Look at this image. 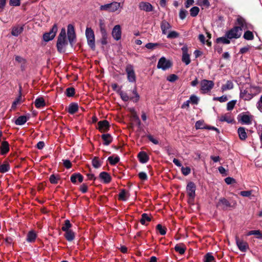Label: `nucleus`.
<instances>
[{
  "label": "nucleus",
  "instance_id": "5",
  "mask_svg": "<svg viewBox=\"0 0 262 262\" xmlns=\"http://www.w3.org/2000/svg\"><path fill=\"white\" fill-rule=\"evenodd\" d=\"M195 190L196 186L195 184L193 182L190 181L187 185L186 191L191 201L194 200L195 196Z\"/></svg>",
  "mask_w": 262,
  "mask_h": 262
},
{
  "label": "nucleus",
  "instance_id": "21",
  "mask_svg": "<svg viewBox=\"0 0 262 262\" xmlns=\"http://www.w3.org/2000/svg\"><path fill=\"white\" fill-rule=\"evenodd\" d=\"M9 151V144L7 141H3L1 146V153L5 155Z\"/></svg>",
  "mask_w": 262,
  "mask_h": 262
},
{
  "label": "nucleus",
  "instance_id": "4",
  "mask_svg": "<svg viewBox=\"0 0 262 262\" xmlns=\"http://www.w3.org/2000/svg\"><path fill=\"white\" fill-rule=\"evenodd\" d=\"M57 26L54 24L52 27V29L49 32L45 33L43 35V40L46 42H48L52 40L55 36L56 33L57 31Z\"/></svg>",
  "mask_w": 262,
  "mask_h": 262
},
{
  "label": "nucleus",
  "instance_id": "60",
  "mask_svg": "<svg viewBox=\"0 0 262 262\" xmlns=\"http://www.w3.org/2000/svg\"><path fill=\"white\" fill-rule=\"evenodd\" d=\"M9 5L11 6H19L20 5V0H10Z\"/></svg>",
  "mask_w": 262,
  "mask_h": 262
},
{
  "label": "nucleus",
  "instance_id": "34",
  "mask_svg": "<svg viewBox=\"0 0 262 262\" xmlns=\"http://www.w3.org/2000/svg\"><path fill=\"white\" fill-rule=\"evenodd\" d=\"M243 38L246 40H252L254 39V35L252 32L247 30L243 35Z\"/></svg>",
  "mask_w": 262,
  "mask_h": 262
},
{
  "label": "nucleus",
  "instance_id": "55",
  "mask_svg": "<svg viewBox=\"0 0 262 262\" xmlns=\"http://www.w3.org/2000/svg\"><path fill=\"white\" fill-rule=\"evenodd\" d=\"M156 229L162 235H165L166 233V229L163 227L161 224H158L156 226Z\"/></svg>",
  "mask_w": 262,
  "mask_h": 262
},
{
  "label": "nucleus",
  "instance_id": "18",
  "mask_svg": "<svg viewBox=\"0 0 262 262\" xmlns=\"http://www.w3.org/2000/svg\"><path fill=\"white\" fill-rule=\"evenodd\" d=\"M24 28L23 26H16L12 28L11 34L15 37H17L23 31Z\"/></svg>",
  "mask_w": 262,
  "mask_h": 262
},
{
  "label": "nucleus",
  "instance_id": "2",
  "mask_svg": "<svg viewBox=\"0 0 262 262\" xmlns=\"http://www.w3.org/2000/svg\"><path fill=\"white\" fill-rule=\"evenodd\" d=\"M200 90L203 94H206L210 92L214 85L212 80L203 79L200 81Z\"/></svg>",
  "mask_w": 262,
  "mask_h": 262
},
{
  "label": "nucleus",
  "instance_id": "1",
  "mask_svg": "<svg viewBox=\"0 0 262 262\" xmlns=\"http://www.w3.org/2000/svg\"><path fill=\"white\" fill-rule=\"evenodd\" d=\"M235 24L236 26L226 32L228 38L237 39L241 37L243 30H253V26L240 15L237 16Z\"/></svg>",
  "mask_w": 262,
  "mask_h": 262
},
{
  "label": "nucleus",
  "instance_id": "52",
  "mask_svg": "<svg viewBox=\"0 0 262 262\" xmlns=\"http://www.w3.org/2000/svg\"><path fill=\"white\" fill-rule=\"evenodd\" d=\"M66 95L68 97H73L75 94V89L72 87L68 88L66 89Z\"/></svg>",
  "mask_w": 262,
  "mask_h": 262
},
{
  "label": "nucleus",
  "instance_id": "61",
  "mask_svg": "<svg viewBox=\"0 0 262 262\" xmlns=\"http://www.w3.org/2000/svg\"><path fill=\"white\" fill-rule=\"evenodd\" d=\"M181 171L182 173L185 175L187 176L190 172V168L189 167H182L181 168Z\"/></svg>",
  "mask_w": 262,
  "mask_h": 262
},
{
  "label": "nucleus",
  "instance_id": "62",
  "mask_svg": "<svg viewBox=\"0 0 262 262\" xmlns=\"http://www.w3.org/2000/svg\"><path fill=\"white\" fill-rule=\"evenodd\" d=\"M256 107L262 113V95L260 96L259 100L256 103Z\"/></svg>",
  "mask_w": 262,
  "mask_h": 262
},
{
  "label": "nucleus",
  "instance_id": "13",
  "mask_svg": "<svg viewBox=\"0 0 262 262\" xmlns=\"http://www.w3.org/2000/svg\"><path fill=\"white\" fill-rule=\"evenodd\" d=\"M182 61L185 63L186 65H188L190 63V55L188 53V49L186 45H184L182 48Z\"/></svg>",
  "mask_w": 262,
  "mask_h": 262
},
{
  "label": "nucleus",
  "instance_id": "44",
  "mask_svg": "<svg viewBox=\"0 0 262 262\" xmlns=\"http://www.w3.org/2000/svg\"><path fill=\"white\" fill-rule=\"evenodd\" d=\"M150 217L146 213H143L142 215V217L140 220V223L142 225H145L146 222H149L150 221Z\"/></svg>",
  "mask_w": 262,
  "mask_h": 262
},
{
  "label": "nucleus",
  "instance_id": "50",
  "mask_svg": "<svg viewBox=\"0 0 262 262\" xmlns=\"http://www.w3.org/2000/svg\"><path fill=\"white\" fill-rule=\"evenodd\" d=\"M120 158L119 157L117 156L115 158L113 157L110 156L108 158V161L112 165H115L119 161Z\"/></svg>",
  "mask_w": 262,
  "mask_h": 262
},
{
  "label": "nucleus",
  "instance_id": "45",
  "mask_svg": "<svg viewBox=\"0 0 262 262\" xmlns=\"http://www.w3.org/2000/svg\"><path fill=\"white\" fill-rule=\"evenodd\" d=\"M10 169V165L8 163H3L0 165V172L4 173L7 172Z\"/></svg>",
  "mask_w": 262,
  "mask_h": 262
},
{
  "label": "nucleus",
  "instance_id": "28",
  "mask_svg": "<svg viewBox=\"0 0 262 262\" xmlns=\"http://www.w3.org/2000/svg\"><path fill=\"white\" fill-rule=\"evenodd\" d=\"M78 105L76 103H71L68 107V112L70 114H74L78 111Z\"/></svg>",
  "mask_w": 262,
  "mask_h": 262
},
{
  "label": "nucleus",
  "instance_id": "31",
  "mask_svg": "<svg viewBox=\"0 0 262 262\" xmlns=\"http://www.w3.org/2000/svg\"><path fill=\"white\" fill-rule=\"evenodd\" d=\"M233 83L231 80H228L226 84L222 85L221 90L222 92L231 90L233 88Z\"/></svg>",
  "mask_w": 262,
  "mask_h": 262
},
{
  "label": "nucleus",
  "instance_id": "15",
  "mask_svg": "<svg viewBox=\"0 0 262 262\" xmlns=\"http://www.w3.org/2000/svg\"><path fill=\"white\" fill-rule=\"evenodd\" d=\"M139 8L140 10L146 12H151L152 11L153 7L152 5L148 2H141L139 5Z\"/></svg>",
  "mask_w": 262,
  "mask_h": 262
},
{
  "label": "nucleus",
  "instance_id": "27",
  "mask_svg": "<svg viewBox=\"0 0 262 262\" xmlns=\"http://www.w3.org/2000/svg\"><path fill=\"white\" fill-rule=\"evenodd\" d=\"M241 117V121L243 124H250L251 123V118L249 115L243 114L238 115Z\"/></svg>",
  "mask_w": 262,
  "mask_h": 262
},
{
  "label": "nucleus",
  "instance_id": "22",
  "mask_svg": "<svg viewBox=\"0 0 262 262\" xmlns=\"http://www.w3.org/2000/svg\"><path fill=\"white\" fill-rule=\"evenodd\" d=\"M138 158L139 159V161L142 163H146L148 160L149 158L145 152L141 151L138 154Z\"/></svg>",
  "mask_w": 262,
  "mask_h": 262
},
{
  "label": "nucleus",
  "instance_id": "11",
  "mask_svg": "<svg viewBox=\"0 0 262 262\" xmlns=\"http://www.w3.org/2000/svg\"><path fill=\"white\" fill-rule=\"evenodd\" d=\"M235 241L238 249L241 252H245L248 249H249V245L246 242L244 241L242 239H240L237 237H236Z\"/></svg>",
  "mask_w": 262,
  "mask_h": 262
},
{
  "label": "nucleus",
  "instance_id": "59",
  "mask_svg": "<svg viewBox=\"0 0 262 262\" xmlns=\"http://www.w3.org/2000/svg\"><path fill=\"white\" fill-rule=\"evenodd\" d=\"M178 77L176 74H171L167 77V80L169 82H173L177 80Z\"/></svg>",
  "mask_w": 262,
  "mask_h": 262
},
{
  "label": "nucleus",
  "instance_id": "33",
  "mask_svg": "<svg viewBox=\"0 0 262 262\" xmlns=\"http://www.w3.org/2000/svg\"><path fill=\"white\" fill-rule=\"evenodd\" d=\"M36 238V234L33 231H30L27 234V241L29 243H32L35 241Z\"/></svg>",
  "mask_w": 262,
  "mask_h": 262
},
{
  "label": "nucleus",
  "instance_id": "30",
  "mask_svg": "<svg viewBox=\"0 0 262 262\" xmlns=\"http://www.w3.org/2000/svg\"><path fill=\"white\" fill-rule=\"evenodd\" d=\"M34 104L36 107L40 108L45 106V102L42 97H39L35 99Z\"/></svg>",
  "mask_w": 262,
  "mask_h": 262
},
{
  "label": "nucleus",
  "instance_id": "12",
  "mask_svg": "<svg viewBox=\"0 0 262 262\" xmlns=\"http://www.w3.org/2000/svg\"><path fill=\"white\" fill-rule=\"evenodd\" d=\"M121 28L119 25H115L113 28L112 35L113 38L116 40H119L121 38Z\"/></svg>",
  "mask_w": 262,
  "mask_h": 262
},
{
  "label": "nucleus",
  "instance_id": "20",
  "mask_svg": "<svg viewBox=\"0 0 262 262\" xmlns=\"http://www.w3.org/2000/svg\"><path fill=\"white\" fill-rule=\"evenodd\" d=\"M101 138L103 140V144L105 145H108L113 141V138L110 134H102Z\"/></svg>",
  "mask_w": 262,
  "mask_h": 262
},
{
  "label": "nucleus",
  "instance_id": "14",
  "mask_svg": "<svg viewBox=\"0 0 262 262\" xmlns=\"http://www.w3.org/2000/svg\"><path fill=\"white\" fill-rule=\"evenodd\" d=\"M244 86V93H249L252 94L254 96L256 95V92L258 90V88L257 86H252L249 84H246Z\"/></svg>",
  "mask_w": 262,
  "mask_h": 262
},
{
  "label": "nucleus",
  "instance_id": "9",
  "mask_svg": "<svg viewBox=\"0 0 262 262\" xmlns=\"http://www.w3.org/2000/svg\"><path fill=\"white\" fill-rule=\"evenodd\" d=\"M67 45L68 41L67 40V38H58L56 47L59 52H64Z\"/></svg>",
  "mask_w": 262,
  "mask_h": 262
},
{
  "label": "nucleus",
  "instance_id": "51",
  "mask_svg": "<svg viewBox=\"0 0 262 262\" xmlns=\"http://www.w3.org/2000/svg\"><path fill=\"white\" fill-rule=\"evenodd\" d=\"M236 102V100H232L229 102H228L227 104V110L228 111H231L233 109L235 104Z\"/></svg>",
  "mask_w": 262,
  "mask_h": 262
},
{
  "label": "nucleus",
  "instance_id": "32",
  "mask_svg": "<svg viewBox=\"0 0 262 262\" xmlns=\"http://www.w3.org/2000/svg\"><path fill=\"white\" fill-rule=\"evenodd\" d=\"M64 237L68 241L71 242L75 238V235L74 232L70 230L65 232Z\"/></svg>",
  "mask_w": 262,
  "mask_h": 262
},
{
  "label": "nucleus",
  "instance_id": "48",
  "mask_svg": "<svg viewBox=\"0 0 262 262\" xmlns=\"http://www.w3.org/2000/svg\"><path fill=\"white\" fill-rule=\"evenodd\" d=\"M199 98L195 95H192L190 96L189 100L190 103L193 104H198L199 101Z\"/></svg>",
  "mask_w": 262,
  "mask_h": 262
},
{
  "label": "nucleus",
  "instance_id": "25",
  "mask_svg": "<svg viewBox=\"0 0 262 262\" xmlns=\"http://www.w3.org/2000/svg\"><path fill=\"white\" fill-rule=\"evenodd\" d=\"M117 93L120 95L121 99L124 101L127 102L130 100V97H129L126 92L122 91L120 88L117 90Z\"/></svg>",
  "mask_w": 262,
  "mask_h": 262
},
{
  "label": "nucleus",
  "instance_id": "8",
  "mask_svg": "<svg viewBox=\"0 0 262 262\" xmlns=\"http://www.w3.org/2000/svg\"><path fill=\"white\" fill-rule=\"evenodd\" d=\"M67 34L69 41L72 46L76 39V34L73 25L69 24L68 26Z\"/></svg>",
  "mask_w": 262,
  "mask_h": 262
},
{
  "label": "nucleus",
  "instance_id": "41",
  "mask_svg": "<svg viewBox=\"0 0 262 262\" xmlns=\"http://www.w3.org/2000/svg\"><path fill=\"white\" fill-rule=\"evenodd\" d=\"M92 165L95 168H98L101 166V162L97 157H95L92 161Z\"/></svg>",
  "mask_w": 262,
  "mask_h": 262
},
{
  "label": "nucleus",
  "instance_id": "16",
  "mask_svg": "<svg viewBox=\"0 0 262 262\" xmlns=\"http://www.w3.org/2000/svg\"><path fill=\"white\" fill-rule=\"evenodd\" d=\"M160 27L163 34H166L168 31L171 28L170 24L165 20L161 21Z\"/></svg>",
  "mask_w": 262,
  "mask_h": 262
},
{
  "label": "nucleus",
  "instance_id": "38",
  "mask_svg": "<svg viewBox=\"0 0 262 262\" xmlns=\"http://www.w3.org/2000/svg\"><path fill=\"white\" fill-rule=\"evenodd\" d=\"M99 177L101 180H111L112 179L110 174L105 171L100 172Z\"/></svg>",
  "mask_w": 262,
  "mask_h": 262
},
{
  "label": "nucleus",
  "instance_id": "24",
  "mask_svg": "<svg viewBox=\"0 0 262 262\" xmlns=\"http://www.w3.org/2000/svg\"><path fill=\"white\" fill-rule=\"evenodd\" d=\"M128 198V194L127 191L124 189H121L118 194V199L120 201H126Z\"/></svg>",
  "mask_w": 262,
  "mask_h": 262
},
{
  "label": "nucleus",
  "instance_id": "63",
  "mask_svg": "<svg viewBox=\"0 0 262 262\" xmlns=\"http://www.w3.org/2000/svg\"><path fill=\"white\" fill-rule=\"evenodd\" d=\"M214 100H217L220 102H224L227 101L228 98L226 96L223 95L221 97H215L214 98Z\"/></svg>",
  "mask_w": 262,
  "mask_h": 262
},
{
  "label": "nucleus",
  "instance_id": "29",
  "mask_svg": "<svg viewBox=\"0 0 262 262\" xmlns=\"http://www.w3.org/2000/svg\"><path fill=\"white\" fill-rule=\"evenodd\" d=\"M237 133L238 134V136L241 140H244L247 138V133L245 131V128L244 127H239L237 130Z\"/></svg>",
  "mask_w": 262,
  "mask_h": 262
},
{
  "label": "nucleus",
  "instance_id": "36",
  "mask_svg": "<svg viewBox=\"0 0 262 262\" xmlns=\"http://www.w3.org/2000/svg\"><path fill=\"white\" fill-rule=\"evenodd\" d=\"M230 39L228 38L227 37H226V33L224 36H222L216 38V42L217 43L222 42L223 44H229L230 43Z\"/></svg>",
  "mask_w": 262,
  "mask_h": 262
},
{
  "label": "nucleus",
  "instance_id": "64",
  "mask_svg": "<svg viewBox=\"0 0 262 262\" xmlns=\"http://www.w3.org/2000/svg\"><path fill=\"white\" fill-rule=\"evenodd\" d=\"M257 132L259 136L260 142L262 144V125L258 126Z\"/></svg>",
  "mask_w": 262,
  "mask_h": 262
},
{
  "label": "nucleus",
  "instance_id": "7",
  "mask_svg": "<svg viewBox=\"0 0 262 262\" xmlns=\"http://www.w3.org/2000/svg\"><path fill=\"white\" fill-rule=\"evenodd\" d=\"M127 80L130 82H135L136 80V77L132 65L128 64L126 66L125 69Z\"/></svg>",
  "mask_w": 262,
  "mask_h": 262
},
{
  "label": "nucleus",
  "instance_id": "57",
  "mask_svg": "<svg viewBox=\"0 0 262 262\" xmlns=\"http://www.w3.org/2000/svg\"><path fill=\"white\" fill-rule=\"evenodd\" d=\"M187 14V11L184 9H181L179 12V17L181 19H184Z\"/></svg>",
  "mask_w": 262,
  "mask_h": 262
},
{
  "label": "nucleus",
  "instance_id": "56",
  "mask_svg": "<svg viewBox=\"0 0 262 262\" xmlns=\"http://www.w3.org/2000/svg\"><path fill=\"white\" fill-rule=\"evenodd\" d=\"M198 4L201 6L209 7L210 3L208 0H198Z\"/></svg>",
  "mask_w": 262,
  "mask_h": 262
},
{
  "label": "nucleus",
  "instance_id": "3",
  "mask_svg": "<svg viewBox=\"0 0 262 262\" xmlns=\"http://www.w3.org/2000/svg\"><path fill=\"white\" fill-rule=\"evenodd\" d=\"M85 36L88 45L91 49H94L95 48V34L91 28H86Z\"/></svg>",
  "mask_w": 262,
  "mask_h": 262
},
{
  "label": "nucleus",
  "instance_id": "37",
  "mask_svg": "<svg viewBox=\"0 0 262 262\" xmlns=\"http://www.w3.org/2000/svg\"><path fill=\"white\" fill-rule=\"evenodd\" d=\"M204 262H215L212 253H207L204 257Z\"/></svg>",
  "mask_w": 262,
  "mask_h": 262
},
{
  "label": "nucleus",
  "instance_id": "26",
  "mask_svg": "<svg viewBox=\"0 0 262 262\" xmlns=\"http://www.w3.org/2000/svg\"><path fill=\"white\" fill-rule=\"evenodd\" d=\"M98 128L100 130H106L109 128V123L107 120L99 121L98 123Z\"/></svg>",
  "mask_w": 262,
  "mask_h": 262
},
{
  "label": "nucleus",
  "instance_id": "53",
  "mask_svg": "<svg viewBox=\"0 0 262 262\" xmlns=\"http://www.w3.org/2000/svg\"><path fill=\"white\" fill-rule=\"evenodd\" d=\"M179 36V34L175 31H170L168 34L167 35V37L168 38H176L178 37Z\"/></svg>",
  "mask_w": 262,
  "mask_h": 262
},
{
  "label": "nucleus",
  "instance_id": "17",
  "mask_svg": "<svg viewBox=\"0 0 262 262\" xmlns=\"http://www.w3.org/2000/svg\"><path fill=\"white\" fill-rule=\"evenodd\" d=\"M244 86L240 88V94L239 97L241 98L244 99V100L249 101L251 100L254 96L252 94L246 93H244Z\"/></svg>",
  "mask_w": 262,
  "mask_h": 262
},
{
  "label": "nucleus",
  "instance_id": "35",
  "mask_svg": "<svg viewBox=\"0 0 262 262\" xmlns=\"http://www.w3.org/2000/svg\"><path fill=\"white\" fill-rule=\"evenodd\" d=\"M121 8V3L117 2H113L112 3L111 6L110 12H114Z\"/></svg>",
  "mask_w": 262,
  "mask_h": 262
},
{
  "label": "nucleus",
  "instance_id": "19",
  "mask_svg": "<svg viewBox=\"0 0 262 262\" xmlns=\"http://www.w3.org/2000/svg\"><path fill=\"white\" fill-rule=\"evenodd\" d=\"M100 32L101 34V43L103 45H106L107 43V33L106 30L103 28H100Z\"/></svg>",
  "mask_w": 262,
  "mask_h": 262
},
{
  "label": "nucleus",
  "instance_id": "42",
  "mask_svg": "<svg viewBox=\"0 0 262 262\" xmlns=\"http://www.w3.org/2000/svg\"><path fill=\"white\" fill-rule=\"evenodd\" d=\"M72 227V225L70 223L69 220H67L65 221L64 224L62 226L61 229L63 231L66 232L69 230H70V228Z\"/></svg>",
  "mask_w": 262,
  "mask_h": 262
},
{
  "label": "nucleus",
  "instance_id": "47",
  "mask_svg": "<svg viewBox=\"0 0 262 262\" xmlns=\"http://www.w3.org/2000/svg\"><path fill=\"white\" fill-rule=\"evenodd\" d=\"M70 180H83V176L80 173H74L71 175Z\"/></svg>",
  "mask_w": 262,
  "mask_h": 262
},
{
  "label": "nucleus",
  "instance_id": "39",
  "mask_svg": "<svg viewBox=\"0 0 262 262\" xmlns=\"http://www.w3.org/2000/svg\"><path fill=\"white\" fill-rule=\"evenodd\" d=\"M132 93L134 96L130 97V100H132L134 102H137L139 100L140 95L137 93L136 87H135L133 90Z\"/></svg>",
  "mask_w": 262,
  "mask_h": 262
},
{
  "label": "nucleus",
  "instance_id": "58",
  "mask_svg": "<svg viewBox=\"0 0 262 262\" xmlns=\"http://www.w3.org/2000/svg\"><path fill=\"white\" fill-rule=\"evenodd\" d=\"M111 5H112V3L107 4H105L103 5H101L100 7V10L101 11L105 10V11H108L110 12Z\"/></svg>",
  "mask_w": 262,
  "mask_h": 262
},
{
  "label": "nucleus",
  "instance_id": "6",
  "mask_svg": "<svg viewBox=\"0 0 262 262\" xmlns=\"http://www.w3.org/2000/svg\"><path fill=\"white\" fill-rule=\"evenodd\" d=\"M171 67V62L167 60L165 57H162L158 61L157 64V68L162 69L163 71H165L169 69Z\"/></svg>",
  "mask_w": 262,
  "mask_h": 262
},
{
  "label": "nucleus",
  "instance_id": "54",
  "mask_svg": "<svg viewBox=\"0 0 262 262\" xmlns=\"http://www.w3.org/2000/svg\"><path fill=\"white\" fill-rule=\"evenodd\" d=\"M258 235L259 236L257 237L258 238H262V233L260 232V231L259 230L250 231L248 233V235Z\"/></svg>",
  "mask_w": 262,
  "mask_h": 262
},
{
  "label": "nucleus",
  "instance_id": "40",
  "mask_svg": "<svg viewBox=\"0 0 262 262\" xmlns=\"http://www.w3.org/2000/svg\"><path fill=\"white\" fill-rule=\"evenodd\" d=\"M174 250L180 254H183L185 252V248L183 245L177 244L174 247Z\"/></svg>",
  "mask_w": 262,
  "mask_h": 262
},
{
  "label": "nucleus",
  "instance_id": "10",
  "mask_svg": "<svg viewBox=\"0 0 262 262\" xmlns=\"http://www.w3.org/2000/svg\"><path fill=\"white\" fill-rule=\"evenodd\" d=\"M216 207L220 208L223 210H226L228 208L233 207V206H232L227 199L224 198H221L217 203Z\"/></svg>",
  "mask_w": 262,
  "mask_h": 262
},
{
  "label": "nucleus",
  "instance_id": "23",
  "mask_svg": "<svg viewBox=\"0 0 262 262\" xmlns=\"http://www.w3.org/2000/svg\"><path fill=\"white\" fill-rule=\"evenodd\" d=\"M29 119V117L26 116H20L18 117L15 121V124L17 125H24Z\"/></svg>",
  "mask_w": 262,
  "mask_h": 262
},
{
  "label": "nucleus",
  "instance_id": "49",
  "mask_svg": "<svg viewBox=\"0 0 262 262\" xmlns=\"http://www.w3.org/2000/svg\"><path fill=\"white\" fill-rule=\"evenodd\" d=\"M220 120L222 122H227L229 123H232L233 122V119L229 116L227 115L222 116L220 119Z\"/></svg>",
  "mask_w": 262,
  "mask_h": 262
},
{
  "label": "nucleus",
  "instance_id": "43",
  "mask_svg": "<svg viewBox=\"0 0 262 262\" xmlns=\"http://www.w3.org/2000/svg\"><path fill=\"white\" fill-rule=\"evenodd\" d=\"M200 11V9L199 7L196 6H194L192 7L190 10V15L192 17H195L198 15Z\"/></svg>",
  "mask_w": 262,
  "mask_h": 262
},
{
  "label": "nucleus",
  "instance_id": "46",
  "mask_svg": "<svg viewBox=\"0 0 262 262\" xmlns=\"http://www.w3.org/2000/svg\"><path fill=\"white\" fill-rule=\"evenodd\" d=\"M160 46H161V44H160L159 43L149 42V43H146L145 45V47L148 49L154 50Z\"/></svg>",
  "mask_w": 262,
  "mask_h": 262
}]
</instances>
